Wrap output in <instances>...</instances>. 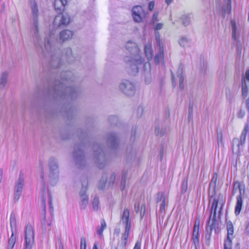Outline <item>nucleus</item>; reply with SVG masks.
Wrapping results in <instances>:
<instances>
[{
  "instance_id": "64",
  "label": "nucleus",
  "mask_w": 249,
  "mask_h": 249,
  "mask_svg": "<svg viewBox=\"0 0 249 249\" xmlns=\"http://www.w3.org/2000/svg\"><path fill=\"white\" fill-rule=\"evenodd\" d=\"M76 163L78 164V159L76 160Z\"/></svg>"
},
{
  "instance_id": "40",
  "label": "nucleus",
  "mask_w": 249,
  "mask_h": 249,
  "mask_svg": "<svg viewBox=\"0 0 249 249\" xmlns=\"http://www.w3.org/2000/svg\"><path fill=\"white\" fill-rule=\"evenodd\" d=\"M217 141L218 146H222V133L219 132L217 133Z\"/></svg>"
},
{
  "instance_id": "30",
  "label": "nucleus",
  "mask_w": 249,
  "mask_h": 249,
  "mask_svg": "<svg viewBox=\"0 0 249 249\" xmlns=\"http://www.w3.org/2000/svg\"><path fill=\"white\" fill-rule=\"evenodd\" d=\"M10 224L12 232L16 228V216L13 213H11L10 218Z\"/></svg>"
},
{
  "instance_id": "5",
  "label": "nucleus",
  "mask_w": 249,
  "mask_h": 249,
  "mask_svg": "<svg viewBox=\"0 0 249 249\" xmlns=\"http://www.w3.org/2000/svg\"><path fill=\"white\" fill-rule=\"evenodd\" d=\"M210 202H212L211 213L210 216L209 220L208 222L209 224H211L213 226V223L215 221V217L216 215V212L218 208V203L220 205L219 210L221 209L222 206L223 204V196L222 195H219L218 197L213 198L211 197L210 198Z\"/></svg>"
},
{
  "instance_id": "7",
  "label": "nucleus",
  "mask_w": 249,
  "mask_h": 249,
  "mask_svg": "<svg viewBox=\"0 0 249 249\" xmlns=\"http://www.w3.org/2000/svg\"><path fill=\"white\" fill-rule=\"evenodd\" d=\"M34 231L31 225H27L25 229V242L26 249H31L34 243Z\"/></svg>"
},
{
  "instance_id": "49",
  "label": "nucleus",
  "mask_w": 249,
  "mask_h": 249,
  "mask_svg": "<svg viewBox=\"0 0 249 249\" xmlns=\"http://www.w3.org/2000/svg\"><path fill=\"white\" fill-rule=\"evenodd\" d=\"M154 7V2L153 1H151L149 3L148 8L149 10L152 11Z\"/></svg>"
},
{
  "instance_id": "31",
  "label": "nucleus",
  "mask_w": 249,
  "mask_h": 249,
  "mask_svg": "<svg viewBox=\"0 0 249 249\" xmlns=\"http://www.w3.org/2000/svg\"><path fill=\"white\" fill-rule=\"evenodd\" d=\"M117 142L116 135L114 134H111L108 139V142L112 147H115Z\"/></svg>"
},
{
  "instance_id": "14",
  "label": "nucleus",
  "mask_w": 249,
  "mask_h": 249,
  "mask_svg": "<svg viewBox=\"0 0 249 249\" xmlns=\"http://www.w3.org/2000/svg\"><path fill=\"white\" fill-rule=\"evenodd\" d=\"M24 185V180L23 178L19 176L18 180L17 181L15 187L14 193V199L15 201H18L21 194L22 189Z\"/></svg>"
},
{
  "instance_id": "47",
  "label": "nucleus",
  "mask_w": 249,
  "mask_h": 249,
  "mask_svg": "<svg viewBox=\"0 0 249 249\" xmlns=\"http://www.w3.org/2000/svg\"><path fill=\"white\" fill-rule=\"evenodd\" d=\"M165 206V198H163L162 201V202L160 204V209L161 211H163L164 210Z\"/></svg>"
},
{
  "instance_id": "18",
  "label": "nucleus",
  "mask_w": 249,
  "mask_h": 249,
  "mask_svg": "<svg viewBox=\"0 0 249 249\" xmlns=\"http://www.w3.org/2000/svg\"><path fill=\"white\" fill-rule=\"evenodd\" d=\"M73 35L72 31L69 30H64L60 32L58 40L60 42H64L71 39Z\"/></svg>"
},
{
  "instance_id": "59",
  "label": "nucleus",
  "mask_w": 249,
  "mask_h": 249,
  "mask_svg": "<svg viewBox=\"0 0 249 249\" xmlns=\"http://www.w3.org/2000/svg\"><path fill=\"white\" fill-rule=\"evenodd\" d=\"M68 53L69 54H71V50L70 48L67 49Z\"/></svg>"
},
{
  "instance_id": "48",
  "label": "nucleus",
  "mask_w": 249,
  "mask_h": 249,
  "mask_svg": "<svg viewBox=\"0 0 249 249\" xmlns=\"http://www.w3.org/2000/svg\"><path fill=\"white\" fill-rule=\"evenodd\" d=\"M162 23H158L156 25L155 27V29L156 30H159L162 28Z\"/></svg>"
},
{
  "instance_id": "29",
  "label": "nucleus",
  "mask_w": 249,
  "mask_h": 249,
  "mask_svg": "<svg viewBox=\"0 0 249 249\" xmlns=\"http://www.w3.org/2000/svg\"><path fill=\"white\" fill-rule=\"evenodd\" d=\"M16 242V236L14 235V232H12L10 237L8 240L7 249H13Z\"/></svg>"
},
{
  "instance_id": "53",
  "label": "nucleus",
  "mask_w": 249,
  "mask_h": 249,
  "mask_svg": "<svg viewBox=\"0 0 249 249\" xmlns=\"http://www.w3.org/2000/svg\"><path fill=\"white\" fill-rule=\"evenodd\" d=\"M105 186V182L104 181H100L99 184V188L101 189H103Z\"/></svg>"
},
{
  "instance_id": "16",
  "label": "nucleus",
  "mask_w": 249,
  "mask_h": 249,
  "mask_svg": "<svg viewBox=\"0 0 249 249\" xmlns=\"http://www.w3.org/2000/svg\"><path fill=\"white\" fill-rule=\"evenodd\" d=\"M199 222L198 220H196L194 224L192 237V240L196 248L199 245Z\"/></svg>"
},
{
  "instance_id": "15",
  "label": "nucleus",
  "mask_w": 249,
  "mask_h": 249,
  "mask_svg": "<svg viewBox=\"0 0 249 249\" xmlns=\"http://www.w3.org/2000/svg\"><path fill=\"white\" fill-rule=\"evenodd\" d=\"M249 87V69L245 74L242 83V95L244 98L248 96V88Z\"/></svg>"
},
{
  "instance_id": "34",
  "label": "nucleus",
  "mask_w": 249,
  "mask_h": 249,
  "mask_svg": "<svg viewBox=\"0 0 249 249\" xmlns=\"http://www.w3.org/2000/svg\"><path fill=\"white\" fill-rule=\"evenodd\" d=\"M181 21L182 24L186 26L190 24V18L188 16L184 15L181 17Z\"/></svg>"
},
{
  "instance_id": "32",
  "label": "nucleus",
  "mask_w": 249,
  "mask_h": 249,
  "mask_svg": "<svg viewBox=\"0 0 249 249\" xmlns=\"http://www.w3.org/2000/svg\"><path fill=\"white\" fill-rule=\"evenodd\" d=\"M231 24L232 29V37L235 40L236 38V34L238 32L236 23L234 20H231Z\"/></svg>"
},
{
  "instance_id": "10",
  "label": "nucleus",
  "mask_w": 249,
  "mask_h": 249,
  "mask_svg": "<svg viewBox=\"0 0 249 249\" xmlns=\"http://www.w3.org/2000/svg\"><path fill=\"white\" fill-rule=\"evenodd\" d=\"M87 188L82 184V188L79 192V207L81 210H85L89 204V197L86 194Z\"/></svg>"
},
{
  "instance_id": "37",
  "label": "nucleus",
  "mask_w": 249,
  "mask_h": 249,
  "mask_svg": "<svg viewBox=\"0 0 249 249\" xmlns=\"http://www.w3.org/2000/svg\"><path fill=\"white\" fill-rule=\"evenodd\" d=\"M178 79L179 81V86L180 89H183L184 88V84H183V81H184V78L183 76L181 75V73L178 74Z\"/></svg>"
},
{
  "instance_id": "35",
  "label": "nucleus",
  "mask_w": 249,
  "mask_h": 249,
  "mask_svg": "<svg viewBox=\"0 0 249 249\" xmlns=\"http://www.w3.org/2000/svg\"><path fill=\"white\" fill-rule=\"evenodd\" d=\"M217 179V174L214 173L213 175L211 181L210 183V186L211 187H213V188H214L215 187Z\"/></svg>"
},
{
  "instance_id": "11",
  "label": "nucleus",
  "mask_w": 249,
  "mask_h": 249,
  "mask_svg": "<svg viewBox=\"0 0 249 249\" xmlns=\"http://www.w3.org/2000/svg\"><path fill=\"white\" fill-rule=\"evenodd\" d=\"M70 21V18L68 15L59 14L55 17L53 24L54 27H58L68 25Z\"/></svg>"
},
{
  "instance_id": "55",
  "label": "nucleus",
  "mask_w": 249,
  "mask_h": 249,
  "mask_svg": "<svg viewBox=\"0 0 249 249\" xmlns=\"http://www.w3.org/2000/svg\"><path fill=\"white\" fill-rule=\"evenodd\" d=\"M246 108L249 110V99H247L246 101Z\"/></svg>"
},
{
  "instance_id": "46",
  "label": "nucleus",
  "mask_w": 249,
  "mask_h": 249,
  "mask_svg": "<svg viewBox=\"0 0 249 249\" xmlns=\"http://www.w3.org/2000/svg\"><path fill=\"white\" fill-rule=\"evenodd\" d=\"M245 115V112L244 111L240 109L239 112L238 113L237 116L239 118H242Z\"/></svg>"
},
{
  "instance_id": "9",
  "label": "nucleus",
  "mask_w": 249,
  "mask_h": 249,
  "mask_svg": "<svg viewBox=\"0 0 249 249\" xmlns=\"http://www.w3.org/2000/svg\"><path fill=\"white\" fill-rule=\"evenodd\" d=\"M157 49L154 61L156 64H163L164 63V48L162 43L159 39L157 38Z\"/></svg>"
},
{
  "instance_id": "50",
  "label": "nucleus",
  "mask_w": 249,
  "mask_h": 249,
  "mask_svg": "<svg viewBox=\"0 0 249 249\" xmlns=\"http://www.w3.org/2000/svg\"><path fill=\"white\" fill-rule=\"evenodd\" d=\"M158 16V14L157 12L154 13V14H153L152 19H153V21L154 22L157 21Z\"/></svg>"
},
{
  "instance_id": "44",
  "label": "nucleus",
  "mask_w": 249,
  "mask_h": 249,
  "mask_svg": "<svg viewBox=\"0 0 249 249\" xmlns=\"http://www.w3.org/2000/svg\"><path fill=\"white\" fill-rule=\"evenodd\" d=\"M231 240H227L224 244V249H231Z\"/></svg>"
},
{
  "instance_id": "24",
  "label": "nucleus",
  "mask_w": 249,
  "mask_h": 249,
  "mask_svg": "<svg viewBox=\"0 0 249 249\" xmlns=\"http://www.w3.org/2000/svg\"><path fill=\"white\" fill-rule=\"evenodd\" d=\"M144 53L147 59L149 61L153 57V51L151 43L146 44L144 46Z\"/></svg>"
},
{
  "instance_id": "45",
  "label": "nucleus",
  "mask_w": 249,
  "mask_h": 249,
  "mask_svg": "<svg viewBox=\"0 0 249 249\" xmlns=\"http://www.w3.org/2000/svg\"><path fill=\"white\" fill-rule=\"evenodd\" d=\"M116 176L114 174H112L109 177V180L108 181L109 183H113L115 179Z\"/></svg>"
},
{
  "instance_id": "33",
  "label": "nucleus",
  "mask_w": 249,
  "mask_h": 249,
  "mask_svg": "<svg viewBox=\"0 0 249 249\" xmlns=\"http://www.w3.org/2000/svg\"><path fill=\"white\" fill-rule=\"evenodd\" d=\"M231 12V0H227V5L223 8L224 14H230Z\"/></svg>"
},
{
  "instance_id": "22",
  "label": "nucleus",
  "mask_w": 249,
  "mask_h": 249,
  "mask_svg": "<svg viewBox=\"0 0 249 249\" xmlns=\"http://www.w3.org/2000/svg\"><path fill=\"white\" fill-rule=\"evenodd\" d=\"M107 224L104 219H102L100 221V225L97 227L96 232L99 235L100 238L103 237V231L107 228Z\"/></svg>"
},
{
  "instance_id": "26",
  "label": "nucleus",
  "mask_w": 249,
  "mask_h": 249,
  "mask_svg": "<svg viewBox=\"0 0 249 249\" xmlns=\"http://www.w3.org/2000/svg\"><path fill=\"white\" fill-rule=\"evenodd\" d=\"M8 77V72L4 71L1 73L0 77V88H2L5 86L7 83Z\"/></svg>"
},
{
  "instance_id": "4",
  "label": "nucleus",
  "mask_w": 249,
  "mask_h": 249,
  "mask_svg": "<svg viewBox=\"0 0 249 249\" xmlns=\"http://www.w3.org/2000/svg\"><path fill=\"white\" fill-rule=\"evenodd\" d=\"M120 229L115 230L114 234L116 237H114L110 242L111 249H126L128 235L122 233L120 237Z\"/></svg>"
},
{
  "instance_id": "60",
  "label": "nucleus",
  "mask_w": 249,
  "mask_h": 249,
  "mask_svg": "<svg viewBox=\"0 0 249 249\" xmlns=\"http://www.w3.org/2000/svg\"><path fill=\"white\" fill-rule=\"evenodd\" d=\"M138 110H140V111H142V110H143V108H142V107H139L138 108Z\"/></svg>"
},
{
  "instance_id": "43",
  "label": "nucleus",
  "mask_w": 249,
  "mask_h": 249,
  "mask_svg": "<svg viewBox=\"0 0 249 249\" xmlns=\"http://www.w3.org/2000/svg\"><path fill=\"white\" fill-rule=\"evenodd\" d=\"M80 249H86V240L84 237L81 238L80 241Z\"/></svg>"
},
{
  "instance_id": "19",
  "label": "nucleus",
  "mask_w": 249,
  "mask_h": 249,
  "mask_svg": "<svg viewBox=\"0 0 249 249\" xmlns=\"http://www.w3.org/2000/svg\"><path fill=\"white\" fill-rule=\"evenodd\" d=\"M50 176L51 178L55 179L57 178L58 175L57 164L54 160H50Z\"/></svg>"
},
{
  "instance_id": "1",
  "label": "nucleus",
  "mask_w": 249,
  "mask_h": 249,
  "mask_svg": "<svg viewBox=\"0 0 249 249\" xmlns=\"http://www.w3.org/2000/svg\"><path fill=\"white\" fill-rule=\"evenodd\" d=\"M30 7L33 20V25L32 29L34 33L33 37L36 40L37 52L40 56L45 58L46 56L47 51L46 38H44V41L42 42L41 41V38L39 36L38 23L37 20L38 10L37 5L35 0H33L31 2Z\"/></svg>"
},
{
  "instance_id": "20",
  "label": "nucleus",
  "mask_w": 249,
  "mask_h": 249,
  "mask_svg": "<svg viewBox=\"0 0 249 249\" xmlns=\"http://www.w3.org/2000/svg\"><path fill=\"white\" fill-rule=\"evenodd\" d=\"M67 3V0H55L54 2L55 10L59 12L63 11Z\"/></svg>"
},
{
  "instance_id": "51",
  "label": "nucleus",
  "mask_w": 249,
  "mask_h": 249,
  "mask_svg": "<svg viewBox=\"0 0 249 249\" xmlns=\"http://www.w3.org/2000/svg\"><path fill=\"white\" fill-rule=\"evenodd\" d=\"M133 249H141V244L137 242Z\"/></svg>"
},
{
  "instance_id": "63",
  "label": "nucleus",
  "mask_w": 249,
  "mask_h": 249,
  "mask_svg": "<svg viewBox=\"0 0 249 249\" xmlns=\"http://www.w3.org/2000/svg\"><path fill=\"white\" fill-rule=\"evenodd\" d=\"M135 209L136 211V212H137V211H138V210H137V207H136V205H135Z\"/></svg>"
},
{
  "instance_id": "13",
  "label": "nucleus",
  "mask_w": 249,
  "mask_h": 249,
  "mask_svg": "<svg viewBox=\"0 0 249 249\" xmlns=\"http://www.w3.org/2000/svg\"><path fill=\"white\" fill-rule=\"evenodd\" d=\"M132 16L135 21L141 22L144 18L145 14L140 6H136L132 9Z\"/></svg>"
},
{
  "instance_id": "12",
  "label": "nucleus",
  "mask_w": 249,
  "mask_h": 249,
  "mask_svg": "<svg viewBox=\"0 0 249 249\" xmlns=\"http://www.w3.org/2000/svg\"><path fill=\"white\" fill-rule=\"evenodd\" d=\"M56 90L58 94L60 95H68L72 96L76 92L75 89L71 87H67L64 83H61L58 85Z\"/></svg>"
},
{
  "instance_id": "21",
  "label": "nucleus",
  "mask_w": 249,
  "mask_h": 249,
  "mask_svg": "<svg viewBox=\"0 0 249 249\" xmlns=\"http://www.w3.org/2000/svg\"><path fill=\"white\" fill-rule=\"evenodd\" d=\"M238 192L239 193L238 196H242L245 193V189L244 187L241 185L239 182H236L233 184L232 194L233 195H235Z\"/></svg>"
},
{
  "instance_id": "39",
  "label": "nucleus",
  "mask_w": 249,
  "mask_h": 249,
  "mask_svg": "<svg viewBox=\"0 0 249 249\" xmlns=\"http://www.w3.org/2000/svg\"><path fill=\"white\" fill-rule=\"evenodd\" d=\"M247 129L246 127L245 128L244 130L242 131L241 136H240V141L241 144L244 143L246 140V134H247Z\"/></svg>"
},
{
  "instance_id": "2",
  "label": "nucleus",
  "mask_w": 249,
  "mask_h": 249,
  "mask_svg": "<svg viewBox=\"0 0 249 249\" xmlns=\"http://www.w3.org/2000/svg\"><path fill=\"white\" fill-rule=\"evenodd\" d=\"M45 163L39 160L38 166V176L39 177V182L40 185V222L42 231H46V185L44 178L45 169Z\"/></svg>"
},
{
  "instance_id": "61",
  "label": "nucleus",
  "mask_w": 249,
  "mask_h": 249,
  "mask_svg": "<svg viewBox=\"0 0 249 249\" xmlns=\"http://www.w3.org/2000/svg\"><path fill=\"white\" fill-rule=\"evenodd\" d=\"M172 81H173V83L174 84L175 82V79H174L173 75H172Z\"/></svg>"
},
{
  "instance_id": "52",
  "label": "nucleus",
  "mask_w": 249,
  "mask_h": 249,
  "mask_svg": "<svg viewBox=\"0 0 249 249\" xmlns=\"http://www.w3.org/2000/svg\"><path fill=\"white\" fill-rule=\"evenodd\" d=\"M155 133L157 135L162 136L163 135L162 133H161V132L160 133V128H156Z\"/></svg>"
},
{
  "instance_id": "8",
  "label": "nucleus",
  "mask_w": 249,
  "mask_h": 249,
  "mask_svg": "<svg viewBox=\"0 0 249 249\" xmlns=\"http://www.w3.org/2000/svg\"><path fill=\"white\" fill-rule=\"evenodd\" d=\"M120 223L124 225L125 229L124 231L123 234H125L129 235L131 223L129 220V211L127 208L124 209V210L121 216Z\"/></svg>"
},
{
  "instance_id": "58",
  "label": "nucleus",
  "mask_w": 249,
  "mask_h": 249,
  "mask_svg": "<svg viewBox=\"0 0 249 249\" xmlns=\"http://www.w3.org/2000/svg\"><path fill=\"white\" fill-rule=\"evenodd\" d=\"M173 0H165V2L169 5Z\"/></svg>"
},
{
  "instance_id": "42",
  "label": "nucleus",
  "mask_w": 249,
  "mask_h": 249,
  "mask_svg": "<svg viewBox=\"0 0 249 249\" xmlns=\"http://www.w3.org/2000/svg\"><path fill=\"white\" fill-rule=\"evenodd\" d=\"M125 182H126V176L124 175L122 177V179L121 184V189L122 191H123L125 189Z\"/></svg>"
},
{
  "instance_id": "36",
  "label": "nucleus",
  "mask_w": 249,
  "mask_h": 249,
  "mask_svg": "<svg viewBox=\"0 0 249 249\" xmlns=\"http://www.w3.org/2000/svg\"><path fill=\"white\" fill-rule=\"evenodd\" d=\"M99 199L97 197H94L92 200V205L93 209L97 211L98 209Z\"/></svg>"
},
{
  "instance_id": "17",
  "label": "nucleus",
  "mask_w": 249,
  "mask_h": 249,
  "mask_svg": "<svg viewBox=\"0 0 249 249\" xmlns=\"http://www.w3.org/2000/svg\"><path fill=\"white\" fill-rule=\"evenodd\" d=\"M144 80L145 84L149 85L152 82V76L150 72L151 66L149 62H146L144 64Z\"/></svg>"
},
{
  "instance_id": "41",
  "label": "nucleus",
  "mask_w": 249,
  "mask_h": 249,
  "mask_svg": "<svg viewBox=\"0 0 249 249\" xmlns=\"http://www.w3.org/2000/svg\"><path fill=\"white\" fill-rule=\"evenodd\" d=\"M49 209H50V213L51 217L52 219H53V215H54V213H53L54 209H53V207L52 205V200L51 199H50V200H49Z\"/></svg>"
},
{
  "instance_id": "62",
  "label": "nucleus",
  "mask_w": 249,
  "mask_h": 249,
  "mask_svg": "<svg viewBox=\"0 0 249 249\" xmlns=\"http://www.w3.org/2000/svg\"><path fill=\"white\" fill-rule=\"evenodd\" d=\"M71 74V73L70 72H69L67 73V75H69H69H70Z\"/></svg>"
},
{
  "instance_id": "23",
  "label": "nucleus",
  "mask_w": 249,
  "mask_h": 249,
  "mask_svg": "<svg viewBox=\"0 0 249 249\" xmlns=\"http://www.w3.org/2000/svg\"><path fill=\"white\" fill-rule=\"evenodd\" d=\"M243 205V200L242 196H236V202L235 206V213L236 215H238L240 213Z\"/></svg>"
},
{
  "instance_id": "57",
  "label": "nucleus",
  "mask_w": 249,
  "mask_h": 249,
  "mask_svg": "<svg viewBox=\"0 0 249 249\" xmlns=\"http://www.w3.org/2000/svg\"><path fill=\"white\" fill-rule=\"evenodd\" d=\"M142 207H141V210H142ZM140 214H141V217H142L144 215V212L142 213V210H141L140 212Z\"/></svg>"
},
{
  "instance_id": "27",
  "label": "nucleus",
  "mask_w": 249,
  "mask_h": 249,
  "mask_svg": "<svg viewBox=\"0 0 249 249\" xmlns=\"http://www.w3.org/2000/svg\"><path fill=\"white\" fill-rule=\"evenodd\" d=\"M47 93L46 88L45 85L42 87L41 86H38L36 90V94L38 97L46 96Z\"/></svg>"
},
{
  "instance_id": "38",
  "label": "nucleus",
  "mask_w": 249,
  "mask_h": 249,
  "mask_svg": "<svg viewBox=\"0 0 249 249\" xmlns=\"http://www.w3.org/2000/svg\"><path fill=\"white\" fill-rule=\"evenodd\" d=\"M188 188V181L187 179H184L181 184V191L182 192H186Z\"/></svg>"
},
{
  "instance_id": "56",
  "label": "nucleus",
  "mask_w": 249,
  "mask_h": 249,
  "mask_svg": "<svg viewBox=\"0 0 249 249\" xmlns=\"http://www.w3.org/2000/svg\"><path fill=\"white\" fill-rule=\"evenodd\" d=\"M92 249H98V244L97 242L94 243L93 248H92Z\"/></svg>"
},
{
  "instance_id": "3",
  "label": "nucleus",
  "mask_w": 249,
  "mask_h": 249,
  "mask_svg": "<svg viewBox=\"0 0 249 249\" xmlns=\"http://www.w3.org/2000/svg\"><path fill=\"white\" fill-rule=\"evenodd\" d=\"M125 48L132 54V58L129 60V57L126 56L124 57V60L128 63L132 73L135 74L138 72L139 67L142 64L143 60L137 54L139 52V49L136 43L131 41H128L126 43Z\"/></svg>"
},
{
  "instance_id": "25",
  "label": "nucleus",
  "mask_w": 249,
  "mask_h": 249,
  "mask_svg": "<svg viewBox=\"0 0 249 249\" xmlns=\"http://www.w3.org/2000/svg\"><path fill=\"white\" fill-rule=\"evenodd\" d=\"M180 46L182 47H187L190 46L191 40L185 36H181L178 40Z\"/></svg>"
},
{
  "instance_id": "28",
  "label": "nucleus",
  "mask_w": 249,
  "mask_h": 249,
  "mask_svg": "<svg viewBox=\"0 0 249 249\" xmlns=\"http://www.w3.org/2000/svg\"><path fill=\"white\" fill-rule=\"evenodd\" d=\"M227 228L228 231L227 240H231L234 231L233 225L231 221H229L227 223Z\"/></svg>"
},
{
  "instance_id": "6",
  "label": "nucleus",
  "mask_w": 249,
  "mask_h": 249,
  "mask_svg": "<svg viewBox=\"0 0 249 249\" xmlns=\"http://www.w3.org/2000/svg\"><path fill=\"white\" fill-rule=\"evenodd\" d=\"M120 90L127 96H132L136 92V88L134 83L128 80H123L118 86Z\"/></svg>"
},
{
  "instance_id": "54",
  "label": "nucleus",
  "mask_w": 249,
  "mask_h": 249,
  "mask_svg": "<svg viewBox=\"0 0 249 249\" xmlns=\"http://www.w3.org/2000/svg\"><path fill=\"white\" fill-rule=\"evenodd\" d=\"M4 4H0V13L3 12L4 11Z\"/></svg>"
}]
</instances>
